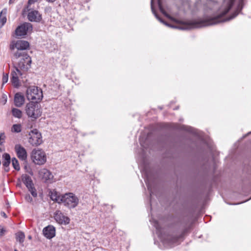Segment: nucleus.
<instances>
[{"instance_id": "1", "label": "nucleus", "mask_w": 251, "mask_h": 251, "mask_svg": "<svg viewBox=\"0 0 251 251\" xmlns=\"http://www.w3.org/2000/svg\"><path fill=\"white\" fill-rule=\"evenodd\" d=\"M235 0H224L223 4L219 10V13L216 16L206 19H200L189 21L185 24L184 27H179V28L190 29L200 28L228 21L236 17L241 12L244 5V0H239L238 5L234 13L227 18H224V16L228 13L232 7Z\"/></svg>"}, {"instance_id": "2", "label": "nucleus", "mask_w": 251, "mask_h": 251, "mask_svg": "<svg viewBox=\"0 0 251 251\" xmlns=\"http://www.w3.org/2000/svg\"><path fill=\"white\" fill-rule=\"evenodd\" d=\"M29 47V43L26 41L18 40L16 43H12L10 45V50L15 59H18L23 54L27 53L24 50Z\"/></svg>"}, {"instance_id": "3", "label": "nucleus", "mask_w": 251, "mask_h": 251, "mask_svg": "<svg viewBox=\"0 0 251 251\" xmlns=\"http://www.w3.org/2000/svg\"><path fill=\"white\" fill-rule=\"evenodd\" d=\"M60 201L70 209L76 207L79 203L78 198L73 193H67L62 195Z\"/></svg>"}, {"instance_id": "4", "label": "nucleus", "mask_w": 251, "mask_h": 251, "mask_svg": "<svg viewBox=\"0 0 251 251\" xmlns=\"http://www.w3.org/2000/svg\"><path fill=\"white\" fill-rule=\"evenodd\" d=\"M26 98L28 100H34L36 102L43 99V92L41 89L35 86H29L26 91Z\"/></svg>"}, {"instance_id": "5", "label": "nucleus", "mask_w": 251, "mask_h": 251, "mask_svg": "<svg viewBox=\"0 0 251 251\" xmlns=\"http://www.w3.org/2000/svg\"><path fill=\"white\" fill-rule=\"evenodd\" d=\"M37 103L31 101L26 104L25 112L29 117L36 119L41 115V111Z\"/></svg>"}, {"instance_id": "6", "label": "nucleus", "mask_w": 251, "mask_h": 251, "mask_svg": "<svg viewBox=\"0 0 251 251\" xmlns=\"http://www.w3.org/2000/svg\"><path fill=\"white\" fill-rule=\"evenodd\" d=\"M28 142L33 146H38L42 144V136L37 129L31 130L28 133Z\"/></svg>"}, {"instance_id": "7", "label": "nucleus", "mask_w": 251, "mask_h": 251, "mask_svg": "<svg viewBox=\"0 0 251 251\" xmlns=\"http://www.w3.org/2000/svg\"><path fill=\"white\" fill-rule=\"evenodd\" d=\"M31 157L33 162L39 165L44 164L47 160L46 154L42 150H33Z\"/></svg>"}, {"instance_id": "8", "label": "nucleus", "mask_w": 251, "mask_h": 251, "mask_svg": "<svg viewBox=\"0 0 251 251\" xmlns=\"http://www.w3.org/2000/svg\"><path fill=\"white\" fill-rule=\"evenodd\" d=\"M142 175L144 177L145 182L151 195L152 193L151 185L154 182V176L152 172L146 167H145L142 170Z\"/></svg>"}, {"instance_id": "9", "label": "nucleus", "mask_w": 251, "mask_h": 251, "mask_svg": "<svg viewBox=\"0 0 251 251\" xmlns=\"http://www.w3.org/2000/svg\"><path fill=\"white\" fill-rule=\"evenodd\" d=\"M18 63V68L24 71H27L31 67V58L27 53L23 54Z\"/></svg>"}, {"instance_id": "10", "label": "nucleus", "mask_w": 251, "mask_h": 251, "mask_svg": "<svg viewBox=\"0 0 251 251\" xmlns=\"http://www.w3.org/2000/svg\"><path fill=\"white\" fill-rule=\"evenodd\" d=\"M32 25L30 23L25 22L19 25L15 29L16 36H24L27 34L28 31H32Z\"/></svg>"}, {"instance_id": "11", "label": "nucleus", "mask_w": 251, "mask_h": 251, "mask_svg": "<svg viewBox=\"0 0 251 251\" xmlns=\"http://www.w3.org/2000/svg\"><path fill=\"white\" fill-rule=\"evenodd\" d=\"M28 14L27 15V19L31 22L40 23L42 20V15L38 10H31L28 8V6L26 7Z\"/></svg>"}, {"instance_id": "12", "label": "nucleus", "mask_w": 251, "mask_h": 251, "mask_svg": "<svg viewBox=\"0 0 251 251\" xmlns=\"http://www.w3.org/2000/svg\"><path fill=\"white\" fill-rule=\"evenodd\" d=\"M53 217L56 222L60 225H67L70 222V218L59 210L54 213Z\"/></svg>"}, {"instance_id": "13", "label": "nucleus", "mask_w": 251, "mask_h": 251, "mask_svg": "<svg viewBox=\"0 0 251 251\" xmlns=\"http://www.w3.org/2000/svg\"><path fill=\"white\" fill-rule=\"evenodd\" d=\"M189 230L188 227H185L181 233L178 235H171L167 237L166 239V242L170 245H175L179 244V241L180 239L183 237V236Z\"/></svg>"}, {"instance_id": "14", "label": "nucleus", "mask_w": 251, "mask_h": 251, "mask_svg": "<svg viewBox=\"0 0 251 251\" xmlns=\"http://www.w3.org/2000/svg\"><path fill=\"white\" fill-rule=\"evenodd\" d=\"M39 176L46 182L50 183L53 177L51 173L45 168L42 169L39 171Z\"/></svg>"}, {"instance_id": "15", "label": "nucleus", "mask_w": 251, "mask_h": 251, "mask_svg": "<svg viewBox=\"0 0 251 251\" xmlns=\"http://www.w3.org/2000/svg\"><path fill=\"white\" fill-rule=\"evenodd\" d=\"M15 71H12L11 73V81L14 85V87H18L20 85L19 75H22V73L21 70L18 67H15Z\"/></svg>"}, {"instance_id": "16", "label": "nucleus", "mask_w": 251, "mask_h": 251, "mask_svg": "<svg viewBox=\"0 0 251 251\" xmlns=\"http://www.w3.org/2000/svg\"><path fill=\"white\" fill-rule=\"evenodd\" d=\"M15 151L18 157L22 161H25L27 159V152L26 150L20 144L15 146Z\"/></svg>"}, {"instance_id": "17", "label": "nucleus", "mask_w": 251, "mask_h": 251, "mask_svg": "<svg viewBox=\"0 0 251 251\" xmlns=\"http://www.w3.org/2000/svg\"><path fill=\"white\" fill-rule=\"evenodd\" d=\"M44 235L48 239H51L55 235V228L52 226H48L43 228Z\"/></svg>"}, {"instance_id": "18", "label": "nucleus", "mask_w": 251, "mask_h": 251, "mask_svg": "<svg viewBox=\"0 0 251 251\" xmlns=\"http://www.w3.org/2000/svg\"><path fill=\"white\" fill-rule=\"evenodd\" d=\"M25 100V97L21 93L18 92L15 94L14 98V102L16 107H21L24 104Z\"/></svg>"}, {"instance_id": "19", "label": "nucleus", "mask_w": 251, "mask_h": 251, "mask_svg": "<svg viewBox=\"0 0 251 251\" xmlns=\"http://www.w3.org/2000/svg\"><path fill=\"white\" fill-rule=\"evenodd\" d=\"M153 0H151V11H152V13H153V14L155 16L157 20H158L161 23H163L164 25H167L168 27H171V28H177V26H176V25H171L170 24H169V23H167L166 21L163 20L162 18H161L157 15V14L156 13V12L154 7H153Z\"/></svg>"}, {"instance_id": "20", "label": "nucleus", "mask_w": 251, "mask_h": 251, "mask_svg": "<svg viewBox=\"0 0 251 251\" xmlns=\"http://www.w3.org/2000/svg\"><path fill=\"white\" fill-rule=\"evenodd\" d=\"M49 196L52 201L59 204L62 203V201H60V199L62 198V195H59L55 190H53L52 191H50Z\"/></svg>"}, {"instance_id": "21", "label": "nucleus", "mask_w": 251, "mask_h": 251, "mask_svg": "<svg viewBox=\"0 0 251 251\" xmlns=\"http://www.w3.org/2000/svg\"><path fill=\"white\" fill-rule=\"evenodd\" d=\"M21 179L26 188L34 184L31 177L26 174H23L21 176Z\"/></svg>"}, {"instance_id": "22", "label": "nucleus", "mask_w": 251, "mask_h": 251, "mask_svg": "<svg viewBox=\"0 0 251 251\" xmlns=\"http://www.w3.org/2000/svg\"><path fill=\"white\" fill-rule=\"evenodd\" d=\"M2 165L4 167L9 166L11 162L10 155L8 153H4L2 155Z\"/></svg>"}, {"instance_id": "23", "label": "nucleus", "mask_w": 251, "mask_h": 251, "mask_svg": "<svg viewBox=\"0 0 251 251\" xmlns=\"http://www.w3.org/2000/svg\"><path fill=\"white\" fill-rule=\"evenodd\" d=\"M6 10L3 9L0 13V28L6 23L7 19L6 17Z\"/></svg>"}, {"instance_id": "24", "label": "nucleus", "mask_w": 251, "mask_h": 251, "mask_svg": "<svg viewBox=\"0 0 251 251\" xmlns=\"http://www.w3.org/2000/svg\"><path fill=\"white\" fill-rule=\"evenodd\" d=\"M11 112L13 116L15 118L20 119L22 117V111L18 108H13L11 110Z\"/></svg>"}, {"instance_id": "25", "label": "nucleus", "mask_w": 251, "mask_h": 251, "mask_svg": "<svg viewBox=\"0 0 251 251\" xmlns=\"http://www.w3.org/2000/svg\"><path fill=\"white\" fill-rule=\"evenodd\" d=\"M16 238L17 241L20 243H23L25 240V235L23 232L19 231L16 233Z\"/></svg>"}, {"instance_id": "26", "label": "nucleus", "mask_w": 251, "mask_h": 251, "mask_svg": "<svg viewBox=\"0 0 251 251\" xmlns=\"http://www.w3.org/2000/svg\"><path fill=\"white\" fill-rule=\"evenodd\" d=\"M22 130V126L20 124H14L11 127V131L15 133H19Z\"/></svg>"}, {"instance_id": "27", "label": "nucleus", "mask_w": 251, "mask_h": 251, "mask_svg": "<svg viewBox=\"0 0 251 251\" xmlns=\"http://www.w3.org/2000/svg\"><path fill=\"white\" fill-rule=\"evenodd\" d=\"M11 161L13 168L16 170L19 171L20 170V167L18 160L15 157H13L12 158Z\"/></svg>"}, {"instance_id": "28", "label": "nucleus", "mask_w": 251, "mask_h": 251, "mask_svg": "<svg viewBox=\"0 0 251 251\" xmlns=\"http://www.w3.org/2000/svg\"><path fill=\"white\" fill-rule=\"evenodd\" d=\"M158 6H159V10L160 11V12L164 15L166 17L169 18V19H173V18L165 11V10H164V9L163 8L160 1L159 0H158Z\"/></svg>"}, {"instance_id": "29", "label": "nucleus", "mask_w": 251, "mask_h": 251, "mask_svg": "<svg viewBox=\"0 0 251 251\" xmlns=\"http://www.w3.org/2000/svg\"><path fill=\"white\" fill-rule=\"evenodd\" d=\"M28 190L30 192L31 195L34 198H36L37 197V193L36 189H35L34 184L32 186H29V187H27Z\"/></svg>"}, {"instance_id": "30", "label": "nucleus", "mask_w": 251, "mask_h": 251, "mask_svg": "<svg viewBox=\"0 0 251 251\" xmlns=\"http://www.w3.org/2000/svg\"><path fill=\"white\" fill-rule=\"evenodd\" d=\"M154 226L156 228L158 233L159 234H160L161 233V226H160L159 224L158 223V222L156 220H155L154 221Z\"/></svg>"}, {"instance_id": "31", "label": "nucleus", "mask_w": 251, "mask_h": 251, "mask_svg": "<svg viewBox=\"0 0 251 251\" xmlns=\"http://www.w3.org/2000/svg\"><path fill=\"white\" fill-rule=\"evenodd\" d=\"M5 139V136L4 132H0V145H2Z\"/></svg>"}, {"instance_id": "32", "label": "nucleus", "mask_w": 251, "mask_h": 251, "mask_svg": "<svg viewBox=\"0 0 251 251\" xmlns=\"http://www.w3.org/2000/svg\"><path fill=\"white\" fill-rule=\"evenodd\" d=\"M24 168L25 170V172L29 174H30L31 176L33 175V173L32 171V169L30 168L29 166H28L27 165H25L24 167Z\"/></svg>"}, {"instance_id": "33", "label": "nucleus", "mask_w": 251, "mask_h": 251, "mask_svg": "<svg viewBox=\"0 0 251 251\" xmlns=\"http://www.w3.org/2000/svg\"><path fill=\"white\" fill-rule=\"evenodd\" d=\"M8 80V75L7 74H3L2 76V84L6 83Z\"/></svg>"}, {"instance_id": "34", "label": "nucleus", "mask_w": 251, "mask_h": 251, "mask_svg": "<svg viewBox=\"0 0 251 251\" xmlns=\"http://www.w3.org/2000/svg\"><path fill=\"white\" fill-rule=\"evenodd\" d=\"M25 200L28 202L31 203L33 201V199L29 194H26L25 196Z\"/></svg>"}, {"instance_id": "35", "label": "nucleus", "mask_w": 251, "mask_h": 251, "mask_svg": "<svg viewBox=\"0 0 251 251\" xmlns=\"http://www.w3.org/2000/svg\"><path fill=\"white\" fill-rule=\"evenodd\" d=\"M185 130H187L188 131L191 132L195 134H196L197 133L196 130L192 128L191 127H187V129H185Z\"/></svg>"}, {"instance_id": "36", "label": "nucleus", "mask_w": 251, "mask_h": 251, "mask_svg": "<svg viewBox=\"0 0 251 251\" xmlns=\"http://www.w3.org/2000/svg\"><path fill=\"white\" fill-rule=\"evenodd\" d=\"M1 101L3 102L4 104L7 102V96L5 94H3L2 95Z\"/></svg>"}, {"instance_id": "37", "label": "nucleus", "mask_w": 251, "mask_h": 251, "mask_svg": "<svg viewBox=\"0 0 251 251\" xmlns=\"http://www.w3.org/2000/svg\"><path fill=\"white\" fill-rule=\"evenodd\" d=\"M52 11V8L50 6H46L45 8V13H50Z\"/></svg>"}, {"instance_id": "38", "label": "nucleus", "mask_w": 251, "mask_h": 251, "mask_svg": "<svg viewBox=\"0 0 251 251\" xmlns=\"http://www.w3.org/2000/svg\"><path fill=\"white\" fill-rule=\"evenodd\" d=\"M5 232V230L3 228H1L0 226V237H2L4 235Z\"/></svg>"}, {"instance_id": "39", "label": "nucleus", "mask_w": 251, "mask_h": 251, "mask_svg": "<svg viewBox=\"0 0 251 251\" xmlns=\"http://www.w3.org/2000/svg\"><path fill=\"white\" fill-rule=\"evenodd\" d=\"M38 0H28V4H31L36 1H37Z\"/></svg>"}, {"instance_id": "40", "label": "nucleus", "mask_w": 251, "mask_h": 251, "mask_svg": "<svg viewBox=\"0 0 251 251\" xmlns=\"http://www.w3.org/2000/svg\"><path fill=\"white\" fill-rule=\"evenodd\" d=\"M1 215L3 216L5 218L7 217L6 214L4 212H1Z\"/></svg>"}, {"instance_id": "41", "label": "nucleus", "mask_w": 251, "mask_h": 251, "mask_svg": "<svg viewBox=\"0 0 251 251\" xmlns=\"http://www.w3.org/2000/svg\"><path fill=\"white\" fill-rule=\"evenodd\" d=\"M4 170L6 172H9V167H4Z\"/></svg>"}, {"instance_id": "42", "label": "nucleus", "mask_w": 251, "mask_h": 251, "mask_svg": "<svg viewBox=\"0 0 251 251\" xmlns=\"http://www.w3.org/2000/svg\"><path fill=\"white\" fill-rule=\"evenodd\" d=\"M15 0H9V4H12V3H14V1H15Z\"/></svg>"}, {"instance_id": "43", "label": "nucleus", "mask_w": 251, "mask_h": 251, "mask_svg": "<svg viewBox=\"0 0 251 251\" xmlns=\"http://www.w3.org/2000/svg\"><path fill=\"white\" fill-rule=\"evenodd\" d=\"M140 144H141V145L142 147H143L144 148H147L146 147L144 146L142 144V142H141V141H140Z\"/></svg>"}, {"instance_id": "44", "label": "nucleus", "mask_w": 251, "mask_h": 251, "mask_svg": "<svg viewBox=\"0 0 251 251\" xmlns=\"http://www.w3.org/2000/svg\"><path fill=\"white\" fill-rule=\"evenodd\" d=\"M28 238L29 239H32V236H31V235H29V236H28Z\"/></svg>"}, {"instance_id": "45", "label": "nucleus", "mask_w": 251, "mask_h": 251, "mask_svg": "<svg viewBox=\"0 0 251 251\" xmlns=\"http://www.w3.org/2000/svg\"><path fill=\"white\" fill-rule=\"evenodd\" d=\"M14 251H18V250H17L16 249H15V250H14Z\"/></svg>"}]
</instances>
